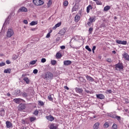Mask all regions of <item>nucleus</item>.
<instances>
[{"label": "nucleus", "instance_id": "obj_13", "mask_svg": "<svg viewBox=\"0 0 129 129\" xmlns=\"http://www.w3.org/2000/svg\"><path fill=\"white\" fill-rule=\"evenodd\" d=\"M15 95H16V96H20L21 95V90L19 89H17L15 91Z\"/></svg>", "mask_w": 129, "mask_h": 129}, {"label": "nucleus", "instance_id": "obj_59", "mask_svg": "<svg viewBox=\"0 0 129 129\" xmlns=\"http://www.w3.org/2000/svg\"><path fill=\"white\" fill-rule=\"evenodd\" d=\"M6 63L9 64H11V61H10V60H7L6 61Z\"/></svg>", "mask_w": 129, "mask_h": 129}, {"label": "nucleus", "instance_id": "obj_46", "mask_svg": "<svg viewBox=\"0 0 129 129\" xmlns=\"http://www.w3.org/2000/svg\"><path fill=\"white\" fill-rule=\"evenodd\" d=\"M63 6H64V7H67V6H68V1H64L63 2Z\"/></svg>", "mask_w": 129, "mask_h": 129}, {"label": "nucleus", "instance_id": "obj_4", "mask_svg": "<svg viewBox=\"0 0 129 129\" xmlns=\"http://www.w3.org/2000/svg\"><path fill=\"white\" fill-rule=\"evenodd\" d=\"M115 70L117 71H123V66L122 65H116L115 67Z\"/></svg>", "mask_w": 129, "mask_h": 129}, {"label": "nucleus", "instance_id": "obj_27", "mask_svg": "<svg viewBox=\"0 0 129 129\" xmlns=\"http://www.w3.org/2000/svg\"><path fill=\"white\" fill-rule=\"evenodd\" d=\"M0 115L1 116H4L5 115V110L4 109H2L0 110Z\"/></svg>", "mask_w": 129, "mask_h": 129}, {"label": "nucleus", "instance_id": "obj_64", "mask_svg": "<svg viewBox=\"0 0 129 129\" xmlns=\"http://www.w3.org/2000/svg\"><path fill=\"white\" fill-rule=\"evenodd\" d=\"M7 96L10 97V96H11V94H10V93H8L7 94Z\"/></svg>", "mask_w": 129, "mask_h": 129}, {"label": "nucleus", "instance_id": "obj_50", "mask_svg": "<svg viewBox=\"0 0 129 129\" xmlns=\"http://www.w3.org/2000/svg\"><path fill=\"white\" fill-rule=\"evenodd\" d=\"M41 62H42V63H45V62H46V58H42Z\"/></svg>", "mask_w": 129, "mask_h": 129}, {"label": "nucleus", "instance_id": "obj_43", "mask_svg": "<svg viewBox=\"0 0 129 129\" xmlns=\"http://www.w3.org/2000/svg\"><path fill=\"white\" fill-rule=\"evenodd\" d=\"M33 114H34V115H37V114H39V111H38V110H35Z\"/></svg>", "mask_w": 129, "mask_h": 129}, {"label": "nucleus", "instance_id": "obj_60", "mask_svg": "<svg viewBox=\"0 0 129 129\" xmlns=\"http://www.w3.org/2000/svg\"><path fill=\"white\" fill-rule=\"evenodd\" d=\"M56 42H58V41H60L61 40V38L60 37L56 38Z\"/></svg>", "mask_w": 129, "mask_h": 129}, {"label": "nucleus", "instance_id": "obj_56", "mask_svg": "<svg viewBox=\"0 0 129 129\" xmlns=\"http://www.w3.org/2000/svg\"><path fill=\"white\" fill-rule=\"evenodd\" d=\"M106 61H107V62H109V63H111V59H110V58H107V59H106Z\"/></svg>", "mask_w": 129, "mask_h": 129}, {"label": "nucleus", "instance_id": "obj_62", "mask_svg": "<svg viewBox=\"0 0 129 129\" xmlns=\"http://www.w3.org/2000/svg\"><path fill=\"white\" fill-rule=\"evenodd\" d=\"M0 65H6V62L2 61L1 63H0Z\"/></svg>", "mask_w": 129, "mask_h": 129}, {"label": "nucleus", "instance_id": "obj_11", "mask_svg": "<svg viewBox=\"0 0 129 129\" xmlns=\"http://www.w3.org/2000/svg\"><path fill=\"white\" fill-rule=\"evenodd\" d=\"M97 98H98L99 99H104V98L105 97L103 94H99L96 95Z\"/></svg>", "mask_w": 129, "mask_h": 129}, {"label": "nucleus", "instance_id": "obj_41", "mask_svg": "<svg viewBox=\"0 0 129 129\" xmlns=\"http://www.w3.org/2000/svg\"><path fill=\"white\" fill-rule=\"evenodd\" d=\"M96 4L98 5H102V3H101V2H100V1H98V0H97V1H96Z\"/></svg>", "mask_w": 129, "mask_h": 129}, {"label": "nucleus", "instance_id": "obj_61", "mask_svg": "<svg viewBox=\"0 0 129 129\" xmlns=\"http://www.w3.org/2000/svg\"><path fill=\"white\" fill-rule=\"evenodd\" d=\"M64 89H67V90H69V88L67 86H64Z\"/></svg>", "mask_w": 129, "mask_h": 129}, {"label": "nucleus", "instance_id": "obj_48", "mask_svg": "<svg viewBox=\"0 0 129 129\" xmlns=\"http://www.w3.org/2000/svg\"><path fill=\"white\" fill-rule=\"evenodd\" d=\"M92 24V22H91L90 21H89L88 23H87V25H88L89 27H91Z\"/></svg>", "mask_w": 129, "mask_h": 129}, {"label": "nucleus", "instance_id": "obj_52", "mask_svg": "<svg viewBox=\"0 0 129 129\" xmlns=\"http://www.w3.org/2000/svg\"><path fill=\"white\" fill-rule=\"evenodd\" d=\"M24 24H25V25H28V20H25L23 21Z\"/></svg>", "mask_w": 129, "mask_h": 129}, {"label": "nucleus", "instance_id": "obj_42", "mask_svg": "<svg viewBox=\"0 0 129 129\" xmlns=\"http://www.w3.org/2000/svg\"><path fill=\"white\" fill-rule=\"evenodd\" d=\"M51 63L52 65H55V64H56V63H57V61L55 60H51Z\"/></svg>", "mask_w": 129, "mask_h": 129}, {"label": "nucleus", "instance_id": "obj_33", "mask_svg": "<svg viewBox=\"0 0 129 129\" xmlns=\"http://www.w3.org/2000/svg\"><path fill=\"white\" fill-rule=\"evenodd\" d=\"M22 96H23V97H28V93L23 92L22 93Z\"/></svg>", "mask_w": 129, "mask_h": 129}, {"label": "nucleus", "instance_id": "obj_35", "mask_svg": "<svg viewBox=\"0 0 129 129\" xmlns=\"http://www.w3.org/2000/svg\"><path fill=\"white\" fill-rule=\"evenodd\" d=\"M13 60H17V59H18V58H19V55H17L16 54H14L13 55Z\"/></svg>", "mask_w": 129, "mask_h": 129}, {"label": "nucleus", "instance_id": "obj_7", "mask_svg": "<svg viewBox=\"0 0 129 129\" xmlns=\"http://www.w3.org/2000/svg\"><path fill=\"white\" fill-rule=\"evenodd\" d=\"M78 10H79V6L75 4V6L72 8V13H73V12H77Z\"/></svg>", "mask_w": 129, "mask_h": 129}, {"label": "nucleus", "instance_id": "obj_58", "mask_svg": "<svg viewBox=\"0 0 129 129\" xmlns=\"http://www.w3.org/2000/svg\"><path fill=\"white\" fill-rule=\"evenodd\" d=\"M105 28V25L104 24V23H103L101 25V28Z\"/></svg>", "mask_w": 129, "mask_h": 129}, {"label": "nucleus", "instance_id": "obj_32", "mask_svg": "<svg viewBox=\"0 0 129 129\" xmlns=\"http://www.w3.org/2000/svg\"><path fill=\"white\" fill-rule=\"evenodd\" d=\"M38 22L37 21H32L30 23V26H35V25H37Z\"/></svg>", "mask_w": 129, "mask_h": 129}, {"label": "nucleus", "instance_id": "obj_54", "mask_svg": "<svg viewBox=\"0 0 129 129\" xmlns=\"http://www.w3.org/2000/svg\"><path fill=\"white\" fill-rule=\"evenodd\" d=\"M124 101H125V103H126V104L129 103V101H128V99H125Z\"/></svg>", "mask_w": 129, "mask_h": 129}, {"label": "nucleus", "instance_id": "obj_19", "mask_svg": "<svg viewBox=\"0 0 129 129\" xmlns=\"http://www.w3.org/2000/svg\"><path fill=\"white\" fill-rule=\"evenodd\" d=\"M6 126L8 128H10V127H11V126H12L13 124H12V123H11V122L9 121H7L6 122Z\"/></svg>", "mask_w": 129, "mask_h": 129}, {"label": "nucleus", "instance_id": "obj_51", "mask_svg": "<svg viewBox=\"0 0 129 129\" xmlns=\"http://www.w3.org/2000/svg\"><path fill=\"white\" fill-rule=\"evenodd\" d=\"M33 73H34V74H37V73H38V70H37V69L34 70Z\"/></svg>", "mask_w": 129, "mask_h": 129}, {"label": "nucleus", "instance_id": "obj_36", "mask_svg": "<svg viewBox=\"0 0 129 129\" xmlns=\"http://www.w3.org/2000/svg\"><path fill=\"white\" fill-rule=\"evenodd\" d=\"M115 114H108V116H110V117H112V118H115Z\"/></svg>", "mask_w": 129, "mask_h": 129}, {"label": "nucleus", "instance_id": "obj_40", "mask_svg": "<svg viewBox=\"0 0 129 129\" xmlns=\"http://www.w3.org/2000/svg\"><path fill=\"white\" fill-rule=\"evenodd\" d=\"M104 126H105V127H108V126H109V123L107 122H105Z\"/></svg>", "mask_w": 129, "mask_h": 129}, {"label": "nucleus", "instance_id": "obj_23", "mask_svg": "<svg viewBox=\"0 0 129 129\" xmlns=\"http://www.w3.org/2000/svg\"><path fill=\"white\" fill-rule=\"evenodd\" d=\"M11 72H12L11 69H7L4 71V73H8V74H11Z\"/></svg>", "mask_w": 129, "mask_h": 129}, {"label": "nucleus", "instance_id": "obj_39", "mask_svg": "<svg viewBox=\"0 0 129 129\" xmlns=\"http://www.w3.org/2000/svg\"><path fill=\"white\" fill-rule=\"evenodd\" d=\"M38 104L39 105H41V106H43V105H44V103L42 101H38Z\"/></svg>", "mask_w": 129, "mask_h": 129}, {"label": "nucleus", "instance_id": "obj_28", "mask_svg": "<svg viewBox=\"0 0 129 129\" xmlns=\"http://www.w3.org/2000/svg\"><path fill=\"white\" fill-rule=\"evenodd\" d=\"M91 10L92 9V6L91 5H89L88 7H87V13L88 14L89 13V11Z\"/></svg>", "mask_w": 129, "mask_h": 129}, {"label": "nucleus", "instance_id": "obj_21", "mask_svg": "<svg viewBox=\"0 0 129 129\" xmlns=\"http://www.w3.org/2000/svg\"><path fill=\"white\" fill-rule=\"evenodd\" d=\"M65 33H66V30L65 29H62L61 30L59 31V34L61 35V36H63L65 35Z\"/></svg>", "mask_w": 129, "mask_h": 129}, {"label": "nucleus", "instance_id": "obj_55", "mask_svg": "<svg viewBox=\"0 0 129 129\" xmlns=\"http://www.w3.org/2000/svg\"><path fill=\"white\" fill-rule=\"evenodd\" d=\"M50 36H51V34L49 32L46 35V38H50Z\"/></svg>", "mask_w": 129, "mask_h": 129}, {"label": "nucleus", "instance_id": "obj_1", "mask_svg": "<svg viewBox=\"0 0 129 129\" xmlns=\"http://www.w3.org/2000/svg\"><path fill=\"white\" fill-rule=\"evenodd\" d=\"M53 74L52 73L50 72H47L45 74V75L44 76V79H46V80H48V79H53Z\"/></svg>", "mask_w": 129, "mask_h": 129}, {"label": "nucleus", "instance_id": "obj_15", "mask_svg": "<svg viewBox=\"0 0 129 129\" xmlns=\"http://www.w3.org/2000/svg\"><path fill=\"white\" fill-rule=\"evenodd\" d=\"M19 12H25V13H27V12H28V9L25 7H21L19 9Z\"/></svg>", "mask_w": 129, "mask_h": 129}, {"label": "nucleus", "instance_id": "obj_2", "mask_svg": "<svg viewBox=\"0 0 129 129\" xmlns=\"http://www.w3.org/2000/svg\"><path fill=\"white\" fill-rule=\"evenodd\" d=\"M33 3L35 6H43L44 5V1L42 0H33Z\"/></svg>", "mask_w": 129, "mask_h": 129}, {"label": "nucleus", "instance_id": "obj_16", "mask_svg": "<svg viewBox=\"0 0 129 129\" xmlns=\"http://www.w3.org/2000/svg\"><path fill=\"white\" fill-rule=\"evenodd\" d=\"M86 78L89 81H91V82H93V81H94V79L92 78V77L89 76L88 75L86 76Z\"/></svg>", "mask_w": 129, "mask_h": 129}, {"label": "nucleus", "instance_id": "obj_17", "mask_svg": "<svg viewBox=\"0 0 129 129\" xmlns=\"http://www.w3.org/2000/svg\"><path fill=\"white\" fill-rule=\"evenodd\" d=\"M46 118L48 119V120H49V121H53V120L54 119V117H53L52 115L47 116Z\"/></svg>", "mask_w": 129, "mask_h": 129}, {"label": "nucleus", "instance_id": "obj_47", "mask_svg": "<svg viewBox=\"0 0 129 129\" xmlns=\"http://www.w3.org/2000/svg\"><path fill=\"white\" fill-rule=\"evenodd\" d=\"M115 118H116L117 120H120V116H116V115H115Z\"/></svg>", "mask_w": 129, "mask_h": 129}, {"label": "nucleus", "instance_id": "obj_26", "mask_svg": "<svg viewBox=\"0 0 129 129\" xmlns=\"http://www.w3.org/2000/svg\"><path fill=\"white\" fill-rule=\"evenodd\" d=\"M109 10H110V6H105L104 8V11L105 12H107V11H109Z\"/></svg>", "mask_w": 129, "mask_h": 129}, {"label": "nucleus", "instance_id": "obj_53", "mask_svg": "<svg viewBox=\"0 0 129 129\" xmlns=\"http://www.w3.org/2000/svg\"><path fill=\"white\" fill-rule=\"evenodd\" d=\"M65 48H66V47L64 45H62L60 46V49L61 50H64V49H65Z\"/></svg>", "mask_w": 129, "mask_h": 129}, {"label": "nucleus", "instance_id": "obj_37", "mask_svg": "<svg viewBox=\"0 0 129 129\" xmlns=\"http://www.w3.org/2000/svg\"><path fill=\"white\" fill-rule=\"evenodd\" d=\"M36 62H37V60H32L29 62L30 65H34Z\"/></svg>", "mask_w": 129, "mask_h": 129}, {"label": "nucleus", "instance_id": "obj_12", "mask_svg": "<svg viewBox=\"0 0 129 129\" xmlns=\"http://www.w3.org/2000/svg\"><path fill=\"white\" fill-rule=\"evenodd\" d=\"M75 90L77 93H82L83 92V89L80 88H76Z\"/></svg>", "mask_w": 129, "mask_h": 129}, {"label": "nucleus", "instance_id": "obj_45", "mask_svg": "<svg viewBox=\"0 0 129 129\" xmlns=\"http://www.w3.org/2000/svg\"><path fill=\"white\" fill-rule=\"evenodd\" d=\"M113 129H116L117 128V125L116 124H113L112 125Z\"/></svg>", "mask_w": 129, "mask_h": 129}, {"label": "nucleus", "instance_id": "obj_14", "mask_svg": "<svg viewBox=\"0 0 129 129\" xmlns=\"http://www.w3.org/2000/svg\"><path fill=\"white\" fill-rule=\"evenodd\" d=\"M100 124L99 122H96L93 125V129H98L99 128Z\"/></svg>", "mask_w": 129, "mask_h": 129}, {"label": "nucleus", "instance_id": "obj_29", "mask_svg": "<svg viewBox=\"0 0 129 129\" xmlns=\"http://www.w3.org/2000/svg\"><path fill=\"white\" fill-rule=\"evenodd\" d=\"M50 129H57V126H54V124H51L49 127Z\"/></svg>", "mask_w": 129, "mask_h": 129}, {"label": "nucleus", "instance_id": "obj_57", "mask_svg": "<svg viewBox=\"0 0 129 129\" xmlns=\"http://www.w3.org/2000/svg\"><path fill=\"white\" fill-rule=\"evenodd\" d=\"M95 49H96V46H94L92 48V51L93 53H94V50H95Z\"/></svg>", "mask_w": 129, "mask_h": 129}, {"label": "nucleus", "instance_id": "obj_63", "mask_svg": "<svg viewBox=\"0 0 129 129\" xmlns=\"http://www.w3.org/2000/svg\"><path fill=\"white\" fill-rule=\"evenodd\" d=\"M124 111H125V112H129L128 109H124Z\"/></svg>", "mask_w": 129, "mask_h": 129}, {"label": "nucleus", "instance_id": "obj_5", "mask_svg": "<svg viewBox=\"0 0 129 129\" xmlns=\"http://www.w3.org/2000/svg\"><path fill=\"white\" fill-rule=\"evenodd\" d=\"M13 101L15 103H17V104H19L22 102V101H25L24 100L21 98H15L13 99Z\"/></svg>", "mask_w": 129, "mask_h": 129}, {"label": "nucleus", "instance_id": "obj_8", "mask_svg": "<svg viewBox=\"0 0 129 129\" xmlns=\"http://www.w3.org/2000/svg\"><path fill=\"white\" fill-rule=\"evenodd\" d=\"M26 108V106L24 104H21L19 105L18 107V110H20V111H22V110L25 109Z\"/></svg>", "mask_w": 129, "mask_h": 129}, {"label": "nucleus", "instance_id": "obj_30", "mask_svg": "<svg viewBox=\"0 0 129 129\" xmlns=\"http://www.w3.org/2000/svg\"><path fill=\"white\" fill-rule=\"evenodd\" d=\"M56 56L57 58H61V57H62V54L60 52H57L56 54Z\"/></svg>", "mask_w": 129, "mask_h": 129}, {"label": "nucleus", "instance_id": "obj_38", "mask_svg": "<svg viewBox=\"0 0 129 129\" xmlns=\"http://www.w3.org/2000/svg\"><path fill=\"white\" fill-rule=\"evenodd\" d=\"M85 49H86V50H88L89 52H91V48L89 47V46L88 45L86 46Z\"/></svg>", "mask_w": 129, "mask_h": 129}, {"label": "nucleus", "instance_id": "obj_3", "mask_svg": "<svg viewBox=\"0 0 129 129\" xmlns=\"http://www.w3.org/2000/svg\"><path fill=\"white\" fill-rule=\"evenodd\" d=\"M14 30L12 29H9L7 32V38H11L14 35Z\"/></svg>", "mask_w": 129, "mask_h": 129}, {"label": "nucleus", "instance_id": "obj_9", "mask_svg": "<svg viewBox=\"0 0 129 129\" xmlns=\"http://www.w3.org/2000/svg\"><path fill=\"white\" fill-rule=\"evenodd\" d=\"M123 58H124V59L125 60H126L127 61L129 60V55L128 54H127L126 52H124L123 54Z\"/></svg>", "mask_w": 129, "mask_h": 129}, {"label": "nucleus", "instance_id": "obj_49", "mask_svg": "<svg viewBox=\"0 0 129 129\" xmlns=\"http://www.w3.org/2000/svg\"><path fill=\"white\" fill-rule=\"evenodd\" d=\"M111 92H112L111 90H107L106 91V93H111Z\"/></svg>", "mask_w": 129, "mask_h": 129}, {"label": "nucleus", "instance_id": "obj_44", "mask_svg": "<svg viewBox=\"0 0 129 129\" xmlns=\"http://www.w3.org/2000/svg\"><path fill=\"white\" fill-rule=\"evenodd\" d=\"M48 98L49 100H50V101H53V98H52V96H51V95H49L48 96Z\"/></svg>", "mask_w": 129, "mask_h": 129}, {"label": "nucleus", "instance_id": "obj_22", "mask_svg": "<svg viewBox=\"0 0 129 129\" xmlns=\"http://www.w3.org/2000/svg\"><path fill=\"white\" fill-rule=\"evenodd\" d=\"M72 63V61H71V60H64L63 61L64 65H71Z\"/></svg>", "mask_w": 129, "mask_h": 129}, {"label": "nucleus", "instance_id": "obj_25", "mask_svg": "<svg viewBox=\"0 0 129 129\" xmlns=\"http://www.w3.org/2000/svg\"><path fill=\"white\" fill-rule=\"evenodd\" d=\"M23 80L26 82L27 84H29L30 83V80L28 77H25L24 78Z\"/></svg>", "mask_w": 129, "mask_h": 129}, {"label": "nucleus", "instance_id": "obj_31", "mask_svg": "<svg viewBox=\"0 0 129 129\" xmlns=\"http://www.w3.org/2000/svg\"><path fill=\"white\" fill-rule=\"evenodd\" d=\"M36 118L35 117H31L29 118V120L31 122H33V121L36 120Z\"/></svg>", "mask_w": 129, "mask_h": 129}, {"label": "nucleus", "instance_id": "obj_24", "mask_svg": "<svg viewBox=\"0 0 129 129\" xmlns=\"http://www.w3.org/2000/svg\"><path fill=\"white\" fill-rule=\"evenodd\" d=\"M80 20V16L79 15H77L75 17V22H76L77 23L79 22V20Z\"/></svg>", "mask_w": 129, "mask_h": 129}, {"label": "nucleus", "instance_id": "obj_34", "mask_svg": "<svg viewBox=\"0 0 129 129\" xmlns=\"http://www.w3.org/2000/svg\"><path fill=\"white\" fill-rule=\"evenodd\" d=\"M88 31H89V34H92V32H93V27H90Z\"/></svg>", "mask_w": 129, "mask_h": 129}, {"label": "nucleus", "instance_id": "obj_6", "mask_svg": "<svg viewBox=\"0 0 129 129\" xmlns=\"http://www.w3.org/2000/svg\"><path fill=\"white\" fill-rule=\"evenodd\" d=\"M116 43H117V44H121V45H126V44H127V41L125 40L121 41L119 40H116Z\"/></svg>", "mask_w": 129, "mask_h": 129}, {"label": "nucleus", "instance_id": "obj_18", "mask_svg": "<svg viewBox=\"0 0 129 129\" xmlns=\"http://www.w3.org/2000/svg\"><path fill=\"white\" fill-rule=\"evenodd\" d=\"M10 18H11L10 15H9L5 20V22L4 24V26H5V25H7V24H10Z\"/></svg>", "mask_w": 129, "mask_h": 129}, {"label": "nucleus", "instance_id": "obj_20", "mask_svg": "<svg viewBox=\"0 0 129 129\" xmlns=\"http://www.w3.org/2000/svg\"><path fill=\"white\" fill-rule=\"evenodd\" d=\"M61 23L60 22L55 24V25L52 28V30H56L57 28H58V27H60L61 26Z\"/></svg>", "mask_w": 129, "mask_h": 129}, {"label": "nucleus", "instance_id": "obj_10", "mask_svg": "<svg viewBox=\"0 0 129 129\" xmlns=\"http://www.w3.org/2000/svg\"><path fill=\"white\" fill-rule=\"evenodd\" d=\"M96 20V16L90 17L89 19V22L91 23H94Z\"/></svg>", "mask_w": 129, "mask_h": 129}]
</instances>
